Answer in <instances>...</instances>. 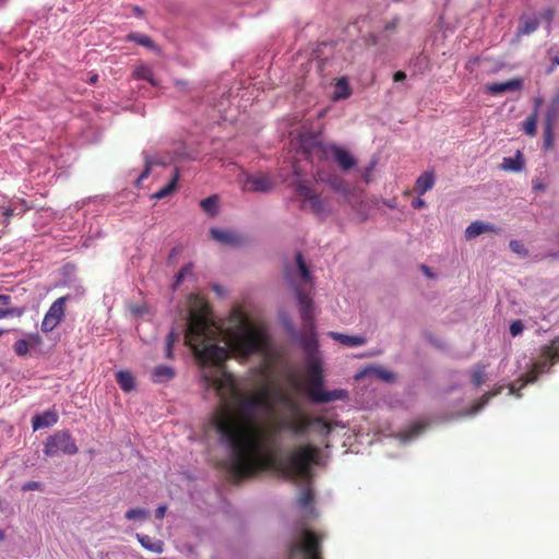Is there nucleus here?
I'll return each instance as SVG.
<instances>
[{
  "instance_id": "f257e3e1",
  "label": "nucleus",
  "mask_w": 559,
  "mask_h": 559,
  "mask_svg": "<svg viewBox=\"0 0 559 559\" xmlns=\"http://www.w3.org/2000/svg\"><path fill=\"white\" fill-rule=\"evenodd\" d=\"M221 329L209 317V309H191L185 335L186 344L191 348L201 367V380L205 389H213L219 397L223 408L212 419V425L231 454L230 472L238 466V448L249 456L262 444L258 439L260 429L253 420L258 411L253 396L243 395L237 388L231 373L225 369L229 353L248 358L262 352L266 346V334L242 319L226 333L227 348L219 346Z\"/></svg>"
},
{
  "instance_id": "f03ea898",
  "label": "nucleus",
  "mask_w": 559,
  "mask_h": 559,
  "mask_svg": "<svg viewBox=\"0 0 559 559\" xmlns=\"http://www.w3.org/2000/svg\"><path fill=\"white\" fill-rule=\"evenodd\" d=\"M271 443L272 447L265 449L261 444L249 456L238 448V466L230 472L233 477L241 481L262 471L273 469L292 479L304 478L310 475L311 466L319 460L320 450L313 444L295 447L285 460H280L275 442Z\"/></svg>"
},
{
  "instance_id": "7ed1b4c3",
  "label": "nucleus",
  "mask_w": 559,
  "mask_h": 559,
  "mask_svg": "<svg viewBox=\"0 0 559 559\" xmlns=\"http://www.w3.org/2000/svg\"><path fill=\"white\" fill-rule=\"evenodd\" d=\"M285 276L290 281L292 286L295 289L296 298L299 305L300 317L304 323L305 329L310 330V332L314 329L313 322V305L312 300L309 297V294L306 292L304 287L297 286L295 282L290 278V274L286 271ZM300 345L307 355V360L319 359L318 357V342L313 333L311 335H304L300 337Z\"/></svg>"
},
{
  "instance_id": "20e7f679",
  "label": "nucleus",
  "mask_w": 559,
  "mask_h": 559,
  "mask_svg": "<svg viewBox=\"0 0 559 559\" xmlns=\"http://www.w3.org/2000/svg\"><path fill=\"white\" fill-rule=\"evenodd\" d=\"M557 361H559V337L542 347L538 360L532 365L531 369L525 374L520 377V386H516L515 383L509 385L510 394L520 397L521 389L528 383H534L540 374L549 372Z\"/></svg>"
},
{
  "instance_id": "39448f33",
  "label": "nucleus",
  "mask_w": 559,
  "mask_h": 559,
  "mask_svg": "<svg viewBox=\"0 0 559 559\" xmlns=\"http://www.w3.org/2000/svg\"><path fill=\"white\" fill-rule=\"evenodd\" d=\"M322 536L310 531L302 530L299 537L289 545V559H323L321 554Z\"/></svg>"
},
{
  "instance_id": "423d86ee",
  "label": "nucleus",
  "mask_w": 559,
  "mask_h": 559,
  "mask_svg": "<svg viewBox=\"0 0 559 559\" xmlns=\"http://www.w3.org/2000/svg\"><path fill=\"white\" fill-rule=\"evenodd\" d=\"M336 46L331 43L319 44L309 55L305 70H323L325 67H342L337 62Z\"/></svg>"
},
{
  "instance_id": "0eeeda50",
  "label": "nucleus",
  "mask_w": 559,
  "mask_h": 559,
  "mask_svg": "<svg viewBox=\"0 0 559 559\" xmlns=\"http://www.w3.org/2000/svg\"><path fill=\"white\" fill-rule=\"evenodd\" d=\"M79 448L68 430H59L49 436L45 442L44 453L46 456L59 454L74 455Z\"/></svg>"
},
{
  "instance_id": "6e6552de",
  "label": "nucleus",
  "mask_w": 559,
  "mask_h": 559,
  "mask_svg": "<svg viewBox=\"0 0 559 559\" xmlns=\"http://www.w3.org/2000/svg\"><path fill=\"white\" fill-rule=\"evenodd\" d=\"M70 299V296H62L56 299L51 306L49 307L48 311L46 312L41 324L40 330L44 333L51 332L55 330L66 314V302Z\"/></svg>"
},
{
  "instance_id": "1a4fd4ad",
  "label": "nucleus",
  "mask_w": 559,
  "mask_h": 559,
  "mask_svg": "<svg viewBox=\"0 0 559 559\" xmlns=\"http://www.w3.org/2000/svg\"><path fill=\"white\" fill-rule=\"evenodd\" d=\"M298 197L302 198L301 207H306V202L316 215H322L325 212L324 201L306 180L298 181L295 186Z\"/></svg>"
},
{
  "instance_id": "9d476101",
  "label": "nucleus",
  "mask_w": 559,
  "mask_h": 559,
  "mask_svg": "<svg viewBox=\"0 0 559 559\" xmlns=\"http://www.w3.org/2000/svg\"><path fill=\"white\" fill-rule=\"evenodd\" d=\"M309 397L316 403H329L334 401H344L348 397V393L344 389H335L332 391H324L322 388H309Z\"/></svg>"
},
{
  "instance_id": "9b49d317",
  "label": "nucleus",
  "mask_w": 559,
  "mask_h": 559,
  "mask_svg": "<svg viewBox=\"0 0 559 559\" xmlns=\"http://www.w3.org/2000/svg\"><path fill=\"white\" fill-rule=\"evenodd\" d=\"M210 233L212 238L221 243L229 245L233 247H239L246 242L245 237L235 231L212 228Z\"/></svg>"
},
{
  "instance_id": "f8f14e48",
  "label": "nucleus",
  "mask_w": 559,
  "mask_h": 559,
  "mask_svg": "<svg viewBox=\"0 0 559 559\" xmlns=\"http://www.w3.org/2000/svg\"><path fill=\"white\" fill-rule=\"evenodd\" d=\"M558 116V104L554 102L551 106L549 107L547 115H546V123H545V130H544V146L546 150H550L552 147L554 142V123Z\"/></svg>"
},
{
  "instance_id": "ddd939ff",
  "label": "nucleus",
  "mask_w": 559,
  "mask_h": 559,
  "mask_svg": "<svg viewBox=\"0 0 559 559\" xmlns=\"http://www.w3.org/2000/svg\"><path fill=\"white\" fill-rule=\"evenodd\" d=\"M523 87V80L514 78L506 82L492 83L487 85L486 90L491 95L502 94L507 92L520 91Z\"/></svg>"
},
{
  "instance_id": "4468645a",
  "label": "nucleus",
  "mask_w": 559,
  "mask_h": 559,
  "mask_svg": "<svg viewBox=\"0 0 559 559\" xmlns=\"http://www.w3.org/2000/svg\"><path fill=\"white\" fill-rule=\"evenodd\" d=\"M330 152L332 153L335 162L343 170H348L355 166L356 159L347 150L337 145H331Z\"/></svg>"
},
{
  "instance_id": "2eb2a0df",
  "label": "nucleus",
  "mask_w": 559,
  "mask_h": 559,
  "mask_svg": "<svg viewBox=\"0 0 559 559\" xmlns=\"http://www.w3.org/2000/svg\"><path fill=\"white\" fill-rule=\"evenodd\" d=\"M247 183L251 185V190L255 192H270L274 188L273 179L264 174L250 176L247 179Z\"/></svg>"
},
{
  "instance_id": "dca6fc26",
  "label": "nucleus",
  "mask_w": 559,
  "mask_h": 559,
  "mask_svg": "<svg viewBox=\"0 0 559 559\" xmlns=\"http://www.w3.org/2000/svg\"><path fill=\"white\" fill-rule=\"evenodd\" d=\"M308 366V374L310 378L309 388H322L323 386V377H322V367L321 361L319 359L307 360Z\"/></svg>"
},
{
  "instance_id": "f3484780",
  "label": "nucleus",
  "mask_w": 559,
  "mask_h": 559,
  "mask_svg": "<svg viewBox=\"0 0 559 559\" xmlns=\"http://www.w3.org/2000/svg\"><path fill=\"white\" fill-rule=\"evenodd\" d=\"M328 335L346 347H358L367 342L366 337L360 335H347L338 332H329Z\"/></svg>"
},
{
  "instance_id": "a211bd4d",
  "label": "nucleus",
  "mask_w": 559,
  "mask_h": 559,
  "mask_svg": "<svg viewBox=\"0 0 559 559\" xmlns=\"http://www.w3.org/2000/svg\"><path fill=\"white\" fill-rule=\"evenodd\" d=\"M353 91L346 76L337 79L334 83V92L331 96L333 102L347 99Z\"/></svg>"
},
{
  "instance_id": "6ab92c4d",
  "label": "nucleus",
  "mask_w": 559,
  "mask_h": 559,
  "mask_svg": "<svg viewBox=\"0 0 559 559\" xmlns=\"http://www.w3.org/2000/svg\"><path fill=\"white\" fill-rule=\"evenodd\" d=\"M58 421V415L55 412L47 411L43 414H37L32 418V426L34 430L48 428Z\"/></svg>"
},
{
  "instance_id": "aec40b11",
  "label": "nucleus",
  "mask_w": 559,
  "mask_h": 559,
  "mask_svg": "<svg viewBox=\"0 0 559 559\" xmlns=\"http://www.w3.org/2000/svg\"><path fill=\"white\" fill-rule=\"evenodd\" d=\"M311 426H313V418L299 416L295 421L288 424L286 428L296 436H305Z\"/></svg>"
},
{
  "instance_id": "412c9836",
  "label": "nucleus",
  "mask_w": 559,
  "mask_h": 559,
  "mask_svg": "<svg viewBox=\"0 0 559 559\" xmlns=\"http://www.w3.org/2000/svg\"><path fill=\"white\" fill-rule=\"evenodd\" d=\"M435 185V176L430 171L423 173L416 180L414 190L419 194L423 195L430 189H432Z\"/></svg>"
},
{
  "instance_id": "4be33fe9",
  "label": "nucleus",
  "mask_w": 559,
  "mask_h": 559,
  "mask_svg": "<svg viewBox=\"0 0 559 559\" xmlns=\"http://www.w3.org/2000/svg\"><path fill=\"white\" fill-rule=\"evenodd\" d=\"M135 537L139 540V543L141 544V546L143 548H145L146 550H150L155 554L163 552L164 544L162 540L154 539V538L150 537L148 535H143V534H139V533H136Z\"/></svg>"
},
{
  "instance_id": "5701e85b",
  "label": "nucleus",
  "mask_w": 559,
  "mask_h": 559,
  "mask_svg": "<svg viewBox=\"0 0 559 559\" xmlns=\"http://www.w3.org/2000/svg\"><path fill=\"white\" fill-rule=\"evenodd\" d=\"M495 228L490 224H485L483 222L476 221L472 223L467 228L465 229V238L466 239H474L478 237L479 235L492 231Z\"/></svg>"
},
{
  "instance_id": "b1692460",
  "label": "nucleus",
  "mask_w": 559,
  "mask_h": 559,
  "mask_svg": "<svg viewBox=\"0 0 559 559\" xmlns=\"http://www.w3.org/2000/svg\"><path fill=\"white\" fill-rule=\"evenodd\" d=\"M176 376V372L174 368L165 366V365H158L153 370V380L154 382H167L171 380Z\"/></svg>"
},
{
  "instance_id": "393cba45",
  "label": "nucleus",
  "mask_w": 559,
  "mask_h": 559,
  "mask_svg": "<svg viewBox=\"0 0 559 559\" xmlns=\"http://www.w3.org/2000/svg\"><path fill=\"white\" fill-rule=\"evenodd\" d=\"M116 381L124 392H131L135 385L132 373L126 370H120L116 373Z\"/></svg>"
},
{
  "instance_id": "a878e982",
  "label": "nucleus",
  "mask_w": 559,
  "mask_h": 559,
  "mask_svg": "<svg viewBox=\"0 0 559 559\" xmlns=\"http://www.w3.org/2000/svg\"><path fill=\"white\" fill-rule=\"evenodd\" d=\"M126 40L133 41V43H135L140 46H143L147 49H151V50L156 49V45H155L154 40L148 35H145V34L130 33L126 36Z\"/></svg>"
},
{
  "instance_id": "bb28decb",
  "label": "nucleus",
  "mask_w": 559,
  "mask_h": 559,
  "mask_svg": "<svg viewBox=\"0 0 559 559\" xmlns=\"http://www.w3.org/2000/svg\"><path fill=\"white\" fill-rule=\"evenodd\" d=\"M296 263H297V269H298V272H299V275H300V278L302 281V283L305 285H308L309 288H311L312 286V278H311V275H310V271L305 262V259L302 257V254L300 252H298L296 254Z\"/></svg>"
},
{
  "instance_id": "cd10ccee",
  "label": "nucleus",
  "mask_w": 559,
  "mask_h": 559,
  "mask_svg": "<svg viewBox=\"0 0 559 559\" xmlns=\"http://www.w3.org/2000/svg\"><path fill=\"white\" fill-rule=\"evenodd\" d=\"M178 179H179V170L176 168V169H174L173 178L170 179V181L165 187L157 190L153 194V198L160 200V199L169 195L170 193H173L177 187Z\"/></svg>"
},
{
  "instance_id": "c85d7f7f",
  "label": "nucleus",
  "mask_w": 559,
  "mask_h": 559,
  "mask_svg": "<svg viewBox=\"0 0 559 559\" xmlns=\"http://www.w3.org/2000/svg\"><path fill=\"white\" fill-rule=\"evenodd\" d=\"M538 26H539L538 19H536V17L523 19L522 17L520 20V25H519V28H518V35L519 36L530 35L531 33L536 31Z\"/></svg>"
},
{
  "instance_id": "c756f323",
  "label": "nucleus",
  "mask_w": 559,
  "mask_h": 559,
  "mask_svg": "<svg viewBox=\"0 0 559 559\" xmlns=\"http://www.w3.org/2000/svg\"><path fill=\"white\" fill-rule=\"evenodd\" d=\"M19 206H20L21 213H24L28 209V206L26 205V202L24 200H19L13 205L5 206L2 209L1 215H2L3 219H1L0 222H7V226H8L10 218L14 215V213L19 209Z\"/></svg>"
},
{
  "instance_id": "7c9ffc66",
  "label": "nucleus",
  "mask_w": 559,
  "mask_h": 559,
  "mask_svg": "<svg viewBox=\"0 0 559 559\" xmlns=\"http://www.w3.org/2000/svg\"><path fill=\"white\" fill-rule=\"evenodd\" d=\"M200 205L202 210L207 213L210 216H215L217 214L218 209V197L211 195L201 200Z\"/></svg>"
},
{
  "instance_id": "2f4dec72",
  "label": "nucleus",
  "mask_w": 559,
  "mask_h": 559,
  "mask_svg": "<svg viewBox=\"0 0 559 559\" xmlns=\"http://www.w3.org/2000/svg\"><path fill=\"white\" fill-rule=\"evenodd\" d=\"M486 366L483 364H477L472 371V383L475 386H480L486 382Z\"/></svg>"
},
{
  "instance_id": "473e14b6",
  "label": "nucleus",
  "mask_w": 559,
  "mask_h": 559,
  "mask_svg": "<svg viewBox=\"0 0 559 559\" xmlns=\"http://www.w3.org/2000/svg\"><path fill=\"white\" fill-rule=\"evenodd\" d=\"M253 400L257 401V407L259 408H272L274 405V402L271 399V393L269 390L263 391L260 394L252 395Z\"/></svg>"
},
{
  "instance_id": "72a5a7b5",
  "label": "nucleus",
  "mask_w": 559,
  "mask_h": 559,
  "mask_svg": "<svg viewBox=\"0 0 559 559\" xmlns=\"http://www.w3.org/2000/svg\"><path fill=\"white\" fill-rule=\"evenodd\" d=\"M313 498H314V495H313L312 489L309 487H306L300 491L297 501H298L299 507H301L302 509H307V508L311 507V504L313 502Z\"/></svg>"
},
{
  "instance_id": "f704fd0d",
  "label": "nucleus",
  "mask_w": 559,
  "mask_h": 559,
  "mask_svg": "<svg viewBox=\"0 0 559 559\" xmlns=\"http://www.w3.org/2000/svg\"><path fill=\"white\" fill-rule=\"evenodd\" d=\"M502 169L510 171H520L523 168V162L520 154L515 158L506 157L501 164Z\"/></svg>"
},
{
  "instance_id": "c9c22d12",
  "label": "nucleus",
  "mask_w": 559,
  "mask_h": 559,
  "mask_svg": "<svg viewBox=\"0 0 559 559\" xmlns=\"http://www.w3.org/2000/svg\"><path fill=\"white\" fill-rule=\"evenodd\" d=\"M330 187L340 193L347 194L349 192L348 185L340 177H333L329 180Z\"/></svg>"
},
{
  "instance_id": "e433bc0d",
  "label": "nucleus",
  "mask_w": 559,
  "mask_h": 559,
  "mask_svg": "<svg viewBox=\"0 0 559 559\" xmlns=\"http://www.w3.org/2000/svg\"><path fill=\"white\" fill-rule=\"evenodd\" d=\"M313 427L316 430L323 436H329L332 431L331 425L324 420L322 417L313 418Z\"/></svg>"
},
{
  "instance_id": "4c0bfd02",
  "label": "nucleus",
  "mask_w": 559,
  "mask_h": 559,
  "mask_svg": "<svg viewBox=\"0 0 559 559\" xmlns=\"http://www.w3.org/2000/svg\"><path fill=\"white\" fill-rule=\"evenodd\" d=\"M150 516V512L145 509L136 508L130 509L126 512V519L143 521Z\"/></svg>"
},
{
  "instance_id": "58836bf2",
  "label": "nucleus",
  "mask_w": 559,
  "mask_h": 559,
  "mask_svg": "<svg viewBox=\"0 0 559 559\" xmlns=\"http://www.w3.org/2000/svg\"><path fill=\"white\" fill-rule=\"evenodd\" d=\"M13 350L16 356L25 357L29 353L31 348L25 338H21L13 344Z\"/></svg>"
},
{
  "instance_id": "ea45409f",
  "label": "nucleus",
  "mask_w": 559,
  "mask_h": 559,
  "mask_svg": "<svg viewBox=\"0 0 559 559\" xmlns=\"http://www.w3.org/2000/svg\"><path fill=\"white\" fill-rule=\"evenodd\" d=\"M536 122H537V119H536V116L533 115L531 117H527L524 121H523V130L526 134L528 135H534L536 133Z\"/></svg>"
},
{
  "instance_id": "a19ab883",
  "label": "nucleus",
  "mask_w": 559,
  "mask_h": 559,
  "mask_svg": "<svg viewBox=\"0 0 559 559\" xmlns=\"http://www.w3.org/2000/svg\"><path fill=\"white\" fill-rule=\"evenodd\" d=\"M24 310L22 308L16 307H0V319L8 317H21Z\"/></svg>"
},
{
  "instance_id": "79ce46f5",
  "label": "nucleus",
  "mask_w": 559,
  "mask_h": 559,
  "mask_svg": "<svg viewBox=\"0 0 559 559\" xmlns=\"http://www.w3.org/2000/svg\"><path fill=\"white\" fill-rule=\"evenodd\" d=\"M25 341L31 349L39 348L43 345V338L38 333H29Z\"/></svg>"
},
{
  "instance_id": "37998d69",
  "label": "nucleus",
  "mask_w": 559,
  "mask_h": 559,
  "mask_svg": "<svg viewBox=\"0 0 559 559\" xmlns=\"http://www.w3.org/2000/svg\"><path fill=\"white\" fill-rule=\"evenodd\" d=\"M502 391V386L498 388L496 391L487 392L483 395L479 404L474 406V413L478 412L488 401L497 394H500Z\"/></svg>"
},
{
  "instance_id": "c03bdc74",
  "label": "nucleus",
  "mask_w": 559,
  "mask_h": 559,
  "mask_svg": "<svg viewBox=\"0 0 559 559\" xmlns=\"http://www.w3.org/2000/svg\"><path fill=\"white\" fill-rule=\"evenodd\" d=\"M275 401L282 405H285V406H288V407H295V403L294 401L292 400V397L286 394V393H283V392H277L275 394Z\"/></svg>"
},
{
  "instance_id": "a18cd8bd",
  "label": "nucleus",
  "mask_w": 559,
  "mask_h": 559,
  "mask_svg": "<svg viewBox=\"0 0 559 559\" xmlns=\"http://www.w3.org/2000/svg\"><path fill=\"white\" fill-rule=\"evenodd\" d=\"M524 330V324L521 320H514L510 324V334L512 336L520 335Z\"/></svg>"
},
{
  "instance_id": "49530a36",
  "label": "nucleus",
  "mask_w": 559,
  "mask_h": 559,
  "mask_svg": "<svg viewBox=\"0 0 559 559\" xmlns=\"http://www.w3.org/2000/svg\"><path fill=\"white\" fill-rule=\"evenodd\" d=\"M510 248L513 252L518 253V254H526V249L524 248V246L518 241V240H511L510 241Z\"/></svg>"
},
{
  "instance_id": "de8ad7c7",
  "label": "nucleus",
  "mask_w": 559,
  "mask_h": 559,
  "mask_svg": "<svg viewBox=\"0 0 559 559\" xmlns=\"http://www.w3.org/2000/svg\"><path fill=\"white\" fill-rule=\"evenodd\" d=\"M134 76H135L136 80H147L152 84H155V81L153 79V72H146V71L134 72Z\"/></svg>"
},
{
  "instance_id": "09e8293b",
  "label": "nucleus",
  "mask_w": 559,
  "mask_h": 559,
  "mask_svg": "<svg viewBox=\"0 0 559 559\" xmlns=\"http://www.w3.org/2000/svg\"><path fill=\"white\" fill-rule=\"evenodd\" d=\"M400 23L399 17H394L392 21L388 22L384 26L385 32H394Z\"/></svg>"
},
{
  "instance_id": "8fccbe9b",
  "label": "nucleus",
  "mask_w": 559,
  "mask_h": 559,
  "mask_svg": "<svg viewBox=\"0 0 559 559\" xmlns=\"http://www.w3.org/2000/svg\"><path fill=\"white\" fill-rule=\"evenodd\" d=\"M554 16H555L554 9H547L542 14V19L545 20L548 24H550L552 22Z\"/></svg>"
},
{
  "instance_id": "3c124183",
  "label": "nucleus",
  "mask_w": 559,
  "mask_h": 559,
  "mask_svg": "<svg viewBox=\"0 0 559 559\" xmlns=\"http://www.w3.org/2000/svg\"><path fill=\"white\" fill-rule=\"evenodd\" d=\"M41 485L38 483V481H28L26 484L23 485V490L24 491H27V490H38L40 489Z\"/></svg>"
},
{
  "instance_id": "603ef678",
  "label": "nucleus",
  "mask_w": 559,
  "mask_h": 559,
  "mask_svg": "<svg viewBox=\"0 0 559 559\" xmlns=\"http://www.w3.org/2000/svg\"><path fill=\"white\" fill-rule=\"evenodd\" d=\"M367 45L369 46H377L380 44V36L376 35V34H370L367 39Z\"/></svg>"
},
{
  "instance_id": "864d4df0",
  "label": "nucleus",
  "mask_w": 559,
  "mask_h": 559,
  "mask_svg": "<svg viewBox=\"0 0 559 559\" xmlns=\"http://www.w3.org/2000/svg\"><path fill=\"white\" fill-rule=\"evenodd\" d=\"M177 340H178V334L173 330L168 333V335L166 337V344L174 346Z\"/></svg>"
},
{
  "instance_id": "5fc2aeb1",
  "label": "nucleus",
  "mask_w": 559,
  "mask_h": 559,
  "mask_svg": "<svg viewBox=\"0 0 559 559\" xmlns=\"http://www.w3.org/2000/svg\"><path fill=\"white\" fill-rule=\"evenodd\" d=\"M424 428L425 427L423 425H419V424H416V425L412 426L411 429H409V436L413 437V436L419 435L424 430Z\"/></svg>"
},
{
  "instance_id": "6e6d98bb",
  "label": "nucleus",
  "mask_w": 559,
  "mask_h": 559,
  "mask_svg": "<svg viewBox=\"0 0 559 559\" xmlns=\"http://www.w3.org/2000/svg\"><path fill=\"white\" fill-rule=\"evenodd\" d=\"M11 296L10 295H0V305L4 308L10 307Z\"/></svg>"
},
{
  "instance_id": "4d7b16f0",
  "label": "nucleus",
  "mask_w": 559,
  "mask_h": 559,
  "mask_svg": "<svg viewBox=\"0 0 559 559\" xmlns=\"http://www.w3.org/2000/svg\"><path fill=\"white\" fill-rule=\"evenodd\" d=\"M373 167H374V163H371L370 166L366 169L365 174L362 175L364 181L366 183H369L371 180L370 173L372 171Z\"/></svg>"
},
{
  "instance_id": "13d9d810",
  "label": "nucleus",
  "mask_w": 559,
  "mask_h": 559,
  "mask_svg": "<svg viewBox=\"0 0 559 559\" xmlns=\"http://www.w3.org/2000/svg\"><path fill=\"white\" fill-rule=\"evenodd\" d=\"M412 205L414 209H421L426 206V202L420 198H416L412 201Z\"/></svg>"
},
{
  "instance_id": "bf43d9fd",
  "label": "nucleus",
  "mask_w": 559,
  "mask_h": 559,
  "mask_svg": "<svg viewBox=\"0 0 559 559\" xmlns=\"http://www.w3.org/2000/svg\"><path fill=\"white\" fill-rule=\"evenodd\" d=\"M379 377L385 381H391L394 379V374L390 371H380Z\"/></svg>"
},
{
  "instance_id": "052dcab7",
  "label": "nucleus",
  "mask_w": 559,
  "mask_h": 559,
  "mask_svg": "<svg viewBox=\"0 0 559 559\" xmlns=\"http://www.w3.org/2000/svg\"><path fill=\"white\" fill-rule=\"evenodd\" d=\"M165 356L168 359H173L174 358V346L173 345H167L166 344V346H165Z\"/></svg>"
},
{
  "instance_id": "680f3d73",
  "label": "nucleus",
  "mask_w": 559,
  "mask_h": 559,
  "mask_svg": "<svg viewBox=\"0 0 559 559\" xmlns=\"http://www.w3.org/2000/svg\"><path fill=\"white\" fill-rule=\"evenodd\" d=\"M165 512H166V506H160L156 509L155 516L157 519H163L165 516Z\"/></svg>"
},
{
  "instance_id": "e2e57ef3",
  "label": "nucleus",
  "mask_w": 559,
  "mask_h": 559,
  "mask_svg": "<svg viewBox=\"0 0 559 559\" xmlns=\"http://www.w3.org/2000/svg\"><path fill=\"white\" fill-rule=\"evenodd\" d=\"M406 78V73L405 72H394V75H393V81L394 82H402L404 81Z\"/></svg>"
},
{
  "instance_id": "0e129e2a",
  "label": "nucleus",
  "mask_w": 559,
  "mask_h": 559,
  "mask_svg": "<svg viewBox=\"0 0 559 559\" xmlns=\"http://www.w3.org/2000/svg\"><path fill=\"white\" fill-rule=\"evenodd\" d=\"M179 272H183V275L191 274L192 272V264L185 265Z\"/></svg>"
},
{
  "instance_id": "69168bd1",
  "label": "nucleus",
  "mask_w": 559,
  "mask_h": 559,
  "mask_svg": "<svg viewBox=\"0 0 559 559\" xmlns=\"http://www.w3.org/2000/svg\"><path fill=\"white\" fill-rule=\"evenodd\" d=\"M150 174V166H146L145 169L142 171V174L139 177V181L145 179Z\"/></svg>"
},
{
  "instance_id": "338daca9",
  "label": "nucleus",
  "mask_w": 559,
  "mask_h": 559,
  "mask_svg": "<svg viewBox=\"0 0 559 559\" xmlns=\"http://www.w3.org/2000/svg\"><path fill=\"white\" fill-rule=\"evenodd\" d=\"M421 270L428 277H433L432 273L430 272V269L427 265H421Z\"/></svg>"
},
{
  "instance_id": "774afa93",
  "label": "nucleus",
  "mask_w": 559,
  "mask_h": 559,
  "mask_svg": "<svg viewBox=\"0 0 559 559\" xmlns=\"http://www.w3.org/2000/svg\"><path fill=\"white\" fill-rule=\"evenodd\" d=\"M185 277L186 276L183 275V272H178V274L176 275V284L182 282Z\"/></svg>"
}]
</instances>
